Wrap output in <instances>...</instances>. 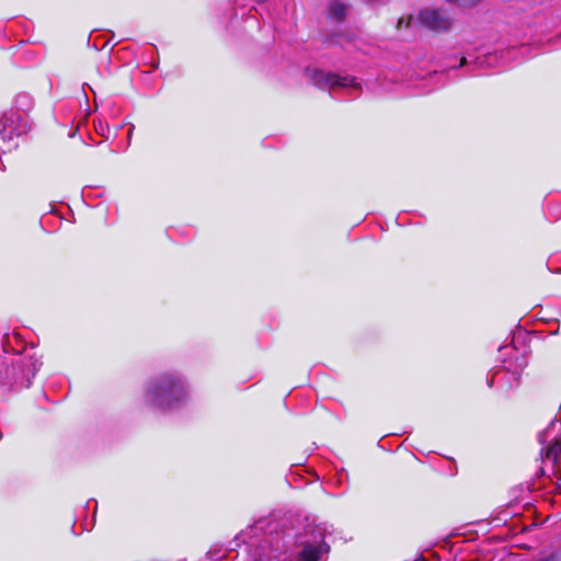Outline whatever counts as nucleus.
Returning <instances> with one entry per match:
<instances>
[{
	"label": "nucleus",
	"instance_id": "nucleus-1",
	"mask_svg": "<svg viewBox=\"0 0 561 561\" xmlns=\"http://www.w3.org/2000/svg\"><path fill=\"white\" fill-rule=\"evenodd\" d=\"M4 375L0 370V382L12 388H28L38 370L39 363L32 355L15 354L7 358Z\"/></svg>",
	"mask_w": 561,
	"mask_h": 561
},
{
	"label": "nucleus",
	"instance_id": "nucleus-2",
	"mask_svg": "<svg viewBox=\"0 0 561 561\" xmlns=\"http://www.w3.org/2000/svg\"><path fill=\"white\" fill-rule=\"evenodd\" d=\"M185 396L183 382L172 376H162L157 379L148 389L150 402L162 409H172Z\"/></svg>",
	"mask_w": 561,
	"mask_h": 561
},
{
	"label": "nucleus",
	"instance_id": "nucleus-3",
	"mask_svg": "<svg viewBox=\"0 0 561 561\" xmlns=\"http://www.w3.org/2000/svg\"><path fill=\"white\" fill-rule=\"evenodd\" d=\"M313 538L312 541H306L299 552L298 561H320L329 552V545L324 541L325 528L321 526H310L307 530Z\"/></svg>",
	"mask_w": 561,
	"mask_h": 561
},
{
	"label": "nucleus",
	"instance_id": "nucleus-4",
	"mask_svg": "<svg viewBox=\"0 0 561 561\" xmlns=\"http://www.w3.org/2000/svg\"><path fill=\"white\" fill-rule=\"evenodd\" d=\"M420 24L434 32H446L453 25V18L446 10L424 8L417 15Z\"/></svg>",
	"mask_w": 561,
	"mask_h": 561
},
{
	"label": "nucleus",
	"instance_id": "nucleus-5",
	"mask_svg": "<svg viewBox=\"0 0 561 561\" xmlns=\"http://www.w3.org/2000/svg\"><path fill=\"white\" fill-rule=\"evenodd\" d=\"M312 79L314 84L321 89H348L351 91L359 90L360 85L356 82L355 78L341 77L334 73L325 72L323 70H313Z\"/></svg>",
	"mask_w": 561,
	"mask_h": 561
},
{
	"label": "nucleus",
	"instance_id": "nucleus-6",
	"mask_svg": "<svg viewBox=\"0 0 561 561\" xmlns=\"http://www.w3.org/2000/svg\"><path fill=\"white\" fill-rule=\"evenodd\" d=\"M543 462L556 466L561 457V435L554 437L553 443L542 448Z\"/></svg>",
	"mask_w": 561,
	"mask_h": 561
},
{
	"label": "nucleus",
	"instance_id": "nucleus-7",
	"mask_svg": "<svg viewBox=\"0 0 561 561\" xmlns=\"http://www.w3.org/2000/svg\"><path fill=\"white\" fill-rule=\"evenodd\" d=\"M347 13V4L342 0H332L329 4V19L341 22Z\"/></svg>",
	"mask_w": 561,
	"mask_h": 561
},
{
	"label": "nucleus",
	"instance_id": "nucleus-8",
	"mask_svg": "<svg viewBox=\"0 0 561 561\" xmlns=\"http://www.w3.org/2000/svg\"><path fill=\"white\" fill-rule=\"evenodd\" d=\"M9 118L7 116L0 117V137L3 141L13 140L14 136L20 135V131L12 125L7 126Z\"/></svg>",
	"mask_w": 561,
	"mask_h": 561
},
{
	"label": "nucleus",
	"instance_id": "nucleus-9",
	"mask_svg": "<svg viewBox=\"0 0 561 561\" xmlns=\"http://www.w3.org/2000/svg\"><path fill=\"white\" fill-rule=\"evenodd\" d=\"M480 0H460L459 5L461 7H472L477 4Z\"/></svg>",
	"mask_w": 561,
	"mask_h": 561
},
{
	"label": "nucleus",
	"instance_id": "nucleus-10",
	"mask_svg": "<svg viewBox=\"0 0 561 561\" xmlns=\"http://www.w3.org/2000/svg\"><path fill=\"white\" fill-rule=\"evenodd\" d=\"M537 561H557V557L554 554H549L548 557L541 558Z\"/></svg>",
	"mask_w": 561,
	"mask_h": 561
},
{
	"label": "nucleus",
	"instance_id": "nucleus-11",
	"mask_svg": "<svg viewBox=\"0 0 561 561\" xmlns=\"http://www.w3.org/2000/svg\"><path fill=\"white\" fill-rule=\"evenodd\" d=\"M370 4L375 5V4H381V3H385L387 0H368Z\"/></svg>",
	"mask_w": 561,
	"mask_h": 561
},
{
	"label": "nucleus",
	"instance_id": "nucleus-12",
	"mask_svg": "<svg viewBox=\"0 0 561 561\" xmlns=\"http://www.w3.org/2000/svg\"><path fill=\"white\" fill-rule=\"evenodd\" d=\"M446 1H447V2H450V3H456V4H458V5H459V3H460V0H446Z\"/></svg>",
	"mask_w": 561,
	"mask_h": 561
},
{
	"label": "nucleus",
	"instance_id": "nucleus-13",
	"mask_svg": "<svg viewBox=\"0 0 561 561\" xmlns=\"http://www.w3.org/2000/svg\"><path fill=\"white\" fill-rule=\"evenodd\" d=\"M466 62H467L466 58H465V57H461V59H460V66H463Z\"/></svg>",
	"mask_w": 561,
	"mask_h": 561
},
{
	"label": "nucleus",
	"instance_id": "nucleus-14",
	"mask_svg": "<svg viewBox=\"0 0 561 561\" xmlns=\"http://www.w3.org/2000/svg\"><path fill=\"white\" fill-rule=\"evenodd\" d=\"M488 385H489V387H492V385H493V379H489V380H488Z\"/></svg>",
	"mask_w": 561,
	"mask_h": 561
},
{
	"label": "nucleus",
	"instance_id": "nucleus-15",
	"mask_svg": "<svg viewBox=\"0 0 561 561\" xmlns=\"http://www.w3.org/2000/svg\"><path fill=\"white\" fill-rule=\"evenodd\" d=\"M540 443L543 444L542 435H540Z\"/></svg>",
	"mask_w": 561,
	"mask_h": 561
}]
</instances>
